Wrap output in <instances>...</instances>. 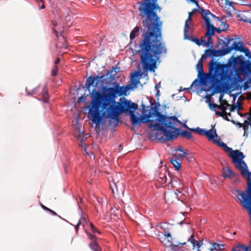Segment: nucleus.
Instances as JSON below:
<instances>
[{
    "mask_svg": "<svg viewBox=\"0 0 251 251\" xmlns=\"http://www.w3.org/2000/svg\"><path fill=\"white\" fill-rule=\"evenodd\" d=\"M205 53H208V55L209 56L216 57L227 54L226 48L224 47H223L222 49L218 50H216L215 49H206L205 50Z\"/></svg>",
    "mask_w": 251,
    "mask_h": 251,
    "instance_id": "obj_11",
    "label": "nucleus"
},
{
    "mask_svg": "<svg viewBox=\"0 0 251 251\" xmlns=\"http://www.w3.org/2000/svg\"><path fill=\"white\" fill-rule=\"evenodd\" d=\"M219 106H220L219 107L220 108H218V109L222 110V111L224 112L225 113L226 112V106H225L224 105H219Z\"/></svg>",
    "mask_w": 251,
    "mask_h": 251,
    "instance_id": "obj_49",
    "label": "nucleus"
},
{
    "mask_svg": "<svg viewBox=\"0 0 251 251\" xmlns=\"http://www.w3.org/2000/svg\"><path fill=\"white\" fill-rule=\"evenodd\" d=\"M180 161L181 160L174 157L171 159V163L174 165L176 170H179L180 168Z\"/></svg>",
    "mask_w": 251,
    "mask_h": 251,
    "instance_id": "obj_21",
    "label": "nucleus"
},
{
    "mask_svg": "<svg viewBox=\"0 0 251 251\" xmlns=\"http://www.w3.org/2000/svg\"><path fill=\"white\" fill-rule=\"evenodd\" d=\"M60 62V59L59 57H57L54 62V66H57V65L59 64Z\"/></svg>",
    "mask_w": 251,
    "mask_h": 251,
    "instance_id": "obj_52",
    "label": "nucleus"
},
{
    "mask_svg": "<svg viewBox=\"0 0 251 251\" xmlns=\"http://www.w3.org/2000/svg\"><path fill=\"white\" fill-rule=\"evenodd\" d=\"M41 206L45 210H46V211H48V210H49L50 208H48L47 207H46V206H45L44 205H43L42 203H41Z\"/></svg>",
    "mask_w": 251,
    "mask_h": 251,
    "instance_id": "obj_53",
    "label": "nucleus"
},
{
    "mask_svg": "<svg viewBox=\"0 0 251 251\" xmlns=\"http://www.w3.org/2000/svg\"><path fill=\"white\" fill-rule=\"evenodd\" d=\"M185 155H187V153L185 151H181L180 153H176L174 157L181 160Z\"/></svg>",
    "mask_w": 251,
    "mask_h": 251,
    "instance_id": "obj_31",
    "label": "nucleus"
},
{
    "mask_svg": "<svg viewBox=\"0 0 251 251\" xmlns=\"http://www.w3.org/2000/svg\"><path fill=\"white\" fill-rule=\"evenodd\" d=\"M121 86L118 83H114V87L105 88L103 92L100 93L93 89L91 97L92 101L89 113L92 121L96 125L100 124L102 117L113 111L115 108H119L122 104L116 102L115 98Z\"/></svg>",
    "mask_w": 251,
    "mask_h": 251,
    "instance_id": "obj_3",
    "label": "nucleus"
},
{
    "mask_svg": "<svg viewBox=\"0 0 251 251\" xmlns=\"http://www.w3.org/2000/svg\"><path fill=\"white\" fill-rule=\"evenodd\" d=\"M191 130L194 131L198 133L199 135H205V130L204 129L200 128V127H197L196 129H191Z\"/></svg>",
    "mask_w": 251,
    "mask_h": 251,
    "instance_id": "obj_29",
    "label": "nucleus"
},
{
    "mask_svg": "<svg viewBox=\"0 0 251 251\" xmlns=\"http://www.w3.org/2000/svg\"><path fill=\"white\" fill-rule=\"evenodd\" d=\"M188 241H190L193 245L194 247L195 246L196 241L194 239V235L193 234H192L190 238H189L188 239Z\"/></svg>",
    "mask_w": 251,
    "mask_h": 251,
    "instance_id": "obj_39",
    "label": "nucleus"
},
{
    "mask_svg": "<svg viewBox=\"0 0 251 251\" xmlns=\"http://www.w3.org/2000/svg\"><path fill=\"white\" fill-rule=\"evenodd\" d=\"M140 27L136 26L131 32L130 34V38L134 39L136 37L139 35Z\"/></svg>",
    "mask_w": 251,
    "mask_h": 251,
    "instance_id": "obj_22",
    "label": "nucleus"
},
{
    "mask_svg": "<svg viewBox=\"0 0 251 251\" xmlns=\"http://www.w3.org/2000/svg\"><path fill=\"white\" fill-rule=\"evenodd\" d=\"M233 58L232 62L234 66L239 65V72L244 73L245 75L250 74L251 75V60H244L242 56H238Z\"/></svg>",
    "mask_w": 251,
    "mask_h": 251,
    "instance_id": "obj_6",
    "label": "nucleus"
},
{
    "mask_svg": "<svg viewBox=\"0 0 251 251\" xmlns=\"http://www.w3.org/2000/svg\"><path fill=\"white\" fill-rule=\"evenodd\" d=\"M225 113L223 111L222 112H220V111H216V114L217 115L222 117H224Z\"/></svg>",
    "mask_w": 251,
    "mask_h": 251,
    "instance_id": "obj_48",
    "label": "nucleus"
},
{
    "mask_svg": "<svg viewBox=\"0 0 251 251\" xmlns=\"http://www.w3.org/2000/svg\"><path fill=\"white\" fill-rule=\"evenodd\" d=\"M213 142L217 144L218 146L222 147L223 149L226 146V144L222 142L220 140H213Z\"/></svg>",
    "mask_w": 251,
    "mask_h": 251,
    "instance_id": "obj_27",
    "label": "nucleus"
},
{
    "mask_svg": "<svg viewBox=\"0 0 251 251\" xmlns=\"http://www.w3.org/2000/svg\"><path fill=\"white\" fill-rule=\"evenodd\" d=\"M209 107L210 108H219V105L215 104V103H210Z\"/></svg>",
    "mask_w": 251,
    "mask_h": 251,
    "instance_id": "obj_47",
    "label": "nucleus"
},
{
    "mask_svg": "<svg viewBox=\"0 0 251 251\" xmlns=\"http://www.w3.org/2000/svg\"><path fill=\"white\" fill-rule=\"evenodd\" d=\"M192 40L198 46H200L201 45V42H200V40L198 38H194Z\"/></svg>",
    "mask_w": 251,
    "mask_h": 251,
    "instance_id": "obj_45",
    "label": "nucleus"
},
{
    "mask_svg": "<svg viewBox=\"0 0 251 251\" xmlns=\"http://www.w3.org/2000/svg\"><path fill=\"white\" fill-rule=\"evenodd\" d=\"M238 20L246 23L251 22V12L250 11H239L237 14Z\"/></svg>",
    "mask_w": 251,
    "mask_h": 251,
    "instance_id": "obj_12",
    "label": "nucleus"
},
{
    "mask_svg": "<svg viewBox=\"0 0 251 251\" xmlns=\"http://www.w3.org/2000/svg\"><path fill=\"white\" fill-rule=\"evenodd\" d=\"M157 236L158 237V239L162 243H163V241L166 239V238L165 237L164 234L162 232H159Z\"/></svg>",
    "mask_w": 251,
    "mask_h": 251,
    "instance_id": "obj_36",
    "label": "nucleus"
},
{
    "mask_svg": "<svg viewBox=\"0 0 251 251\" xmlns=\"http://www.w3.org/2000/svg\"><path fill=\"white\" fill-rule=\"evenodd\" d=\"M104 77V75H103L101 76H90L88 77L86 79L85 83L86 89L90 91L91 86L94 84V82L95 81H96L95 86H97L99 84V83L103 81V78Z\"/></svg>",
    "mask_w": 251,
    "mask_h": 251,
    "instance_id": "obj_9",
    "label": "nucleus"
},
{
    "mask_svg": "<svg viewBox=\"0 0 251 251\" xmlns=\"http://www.w3.org/2000/svg\"><path fill=\"white\" fill-rule=\"evenodd\" d=\"M197 11V9H194L191 12H189V13H190L191 14V16L194 14Z\"/></svg>",
    "mask_w": 251,
    "mask_h": 251,
    "instance_id": "obj_58",
    "label": "nucleus"
},
{
    "mask_svg": "<svg viewBox=\"0 0 251 251\" xmlns=\"http://www.w3.org/2000/svg\"><path fill=\"white\" fill-rule=\"evenodd\" d=\"M165 238L170 237H171V234L170 233H167L164 234Z\"/></svg>",
    "mask_w": 251,
    "mask_h": 251,
    "instance_id": "obj_59",
    "label": "nucleus"
},
{
    "mask_svg": "<svg viewBox=\"0 0 251 251\" xmlns=\"http://www.w3.org/2000/svg\"><path fill=\"white\" fill-rule=\"evenodd\" d=\"M79 133L77 135V138L79 141L78 143V146L81 148H84L86 149V146L85 144V141L86 140L85 135L83 131H81L80 129H78Z\"/></svg>",
    "mask_w": 251,
    "mask_h": 251,
    "instance_id": "obj_14",
    "label": "nucleus"
},
{
    "mask_svg": "<svg viewBox=\"0 0 251 251\" xmlns=\"http://www.w3.org/2000/svg\"><path fill=\"white\" fill-rule=\"evenodd\" d=\"M90 226L92 232L93 233H96V231H97V229L92 223H90Z\"/></svg>",
    "mask_w": 251,
    "mask_h": 251,
    "instance_id": "obj_41",
    "label": "nucleus"
},
{
    "mask_svg": "<svg viewBox=\"0 0 251 251\" xmlns=\"http://www.w3.org/2000/svg\"><path fill=\"white\" fill-rule=\"evenodd\" d=\"M88 224V220H87V217L85 216H83L82 217H81L79 219V220L78 222L77 223V224H76V225L75 226V228L76 232H77L78 230V227L80 225H82L83 226H85V225H87Z\"/></svg>",
    "mask_w": 251,
    "mask_h": 251,
    "instance_id": "obj_18",
    "label": "nucleus"
},
{
    "mask_svg": "<svg viewBox=\"0 0 251 251\" xmlns=\"http://www.w3.org/2000/svg\"><path fill=\"white\" fill-rule=\"evenodd\" d=\"M86 100V97L85 96H82L78 98L77 100V102L80 103L84 102Z\"/></svg>",
    "mask_w": 251,
    "mask_h": 251,
    "instance_id": "obj_40",
    "label": "nucleus"
},
{
    "mask_svg": "<svg viewBox=\"0 0 251 251\" xmlns=\"http://www.w3.org/2000/svg\"><path fill=\"white\" fill-rule=\"evenodd\" d=\"M239 68V66H234L236 75L234 78L232 76V70L226 64H222L212 59L209 64V72L211 74L209 78L211 80L212 87L216 92H219L223 88H228L231 81L234 79L235 87L241 89L242 85H240L239 83L243 82L244 79L240 75H243L248 77L251 75H245L238 71Z\"/></svg>",
    "mask_w": 251,
    "mask_h": 251,
    "instance_id": "obj_4",
    "label": "nucleus"
},
{
    "mask_svg": "<svg viewBox=\"0 0 251 251\" xmlns=\"http://www.w3.org/2000/svg\"><path fill=\"white\" fill-rule=\"evenodd\" d=\"M45 7V4H44V3H42V6L40 8V9H44Z\"/></svg>",
    "mask_w": 251,
    "mask_h": 251,
    "instance_id": "obj_63",
    "label": "nucleus"
},
{
    "mask_svg": "<svg viewBox=\"0 0 251 251\" xmlns=\"http://www.w3.org/2000/svg\"><path fill=\"white\" fill-rule=\"evenodd\" d=\"M48 211H49L50 213H51L53 215H55V216L57 215V213L50 209H49V210H48Z\"/></svg>",
    "mask_w": 251,
    "mask_h": 251,
    "instance_id": "obj_57",
    "label": "nucleus"
},
{
    "mask_svg": "<svg viewBox=\"0 0 251 251\" xmlns=\"http://www.w3.org/2000/svg\"><path fill=\"white\" fill-rule=\"evenodd\" d=\"M168 178L167 176V171H164L163 173L160 172L158 176V180L162 184H165L167 183Z\"/></svg>",
    "mask_w": 251,
    "mask_h": 251,
    "instance_id": "obj_17",
    "label": "nucleus"
},
{
    "mask_svg": "<svg viewBox=\"0 0 251 251\" xmlns=\"http://www.w3.org/2000/svg\"><path fill=\"white\" fill-rule=\"evenodd\" d=\"M176 150L177 151H180V152L183 151V149H182V147H181V146L178 147Z\"/></svg>",
    "mask_w": 251,
    "mask_h": 251,
    "instance_id": "obj_55",
    "label": "nucleus"
},
{
    "mask_svg": "<svg viewBox=\"0 0 251 251\" xmlns=\"http://www.w3.org/2000/svg\"><path fill=\"white\" fill-rule=\"evenodd\" d=\"M89 247L93 251H102L101 248L97 242H90Z\"/></svg>",
    "mask_w": 251,
    "mask_h": 251,
    "instance_id": "obj_20",
    "label": "nucleus"
},
{
    "mask_svg": "<svg viewBox=\"0 0 251 251\" xmlns=\"http://www.w3.org/2000/svg\"><path fill=\"white\" fill-rule=\"evenodd\" d=\"M200 42H201V44L203 43L206 47H208L210 44H212L213 43V42L212 40H211L210 41H209L208 40L207 41H206V40L204 39L203 38H201Z\"/></svg>",
    "mask_w": 251,
    "mask_h": 251,
    "instance_id": "obj_32",
    "label": "nucleus"
},
{
    "mask_svg": "<svg viewBox=\"0 0 251 251\" xmlns=\"http://www.w3.org/2000/svg\"><path fill=\"white\" fill-rule=\"evenodd\" d=\"M205 135L209 141H213V140H215L214 137H218V135L216 133V129L213 128L208 130H205Z\"/></svg>",
    "mask_w": 251,
    "mask_h": 251,
    "instance_id": "obj_15",
    "label": "nucleus"
},
{
    "mask_svg": "<svg viewBox=\"0 0 251 251\" xmlns=\"http://www.w3.org/2000/svg\"><path fill=\"white\" fill-rule=\"evenodd\" d=\"M201 14L206 23V32L205 37L209 41L212 40V36L214 34L215 27L211 24V18L219 20V18L213 15L208 10L201 9Z\"/></svg>",
    "mask_w": 251,
    "mask_h": 251,
    "instance_id": "obj_5",
    "label": "nucleus"
},
{
    "mask_svg": "<svg viewBox=\"0 0 251 251\" xmlns=\"http://www.w3.org/2000/svg\"><path fill=\"white\" fill-rule=\"evenodd\" d=\"M120 177H121L120 175L116 174L112 177L111 182H110V187L113 194L115 193V191L117 193L119 190L122 191L123 185L119 180Z\"/></svg>",
    "mask_w": 251,
    "mask_h": 251,
    "instance_id": "obj_8",
    "label": "nucleus"
},
{
    "mask_svg": "<svg viewBox=\"0 0 251 251\" xmlns=\"http://www.w3.org/2000/svg\"><path fill=\"white\" fill-rule=\"evenodd\" d=\"M192 21V18L191 17V14L189 13V16L188 17V19H187L185 23V28H190V25L191 24Z\"/></svg>",
    "mask_w": 251,
    "mask_h": 251,
    "instance_id": "obj_26",
    "label": "nucleus"
},
{
    "mask_svg": "<svg viewBox=\"0 0 251 251\" xmlns=\"http://www.w3.org/2000/svg\"><path fill=\"white\" fill-rule=\"evenodd\" d=\"M39 3V2H42V3H43L44 2V0H36Z\"/></svg>",
    "mask_w": 251,
    "mask_h": 251,
    "instance_id": "obj_64",
    "label": "nucleus"
},
{
    "mask_svg": "<svg viewBox=\"0 0 251 251\" xmlns=\"http://www.w3.org/2000/svg\"><path fill=\"white\" fill-rule=\"evenodd\" d=\"M208 56H209L208 55V53H205V54H203L202 55L200 59H201V61H202V59H206Z\"/></svg>",
    "mask_w": 251,
    "mask_h": 251,
    "instance_id": "obj_50",
    "label": "nucleus"
},
{
    "mask_svg": "<svg viewBox=\"0 0 251 251\" xmlns=\"http://www.w3.org/2000/svg\"><path fill=\"white\" fill-rule=\"evenodd\" d=\"M157 0H143L138 2L139 16L143 26L147 30L139 44V53L144 71L154 72L159 55L167 52L165 44L162 42V22L157 15L161 8Z\"/></svg>",
    "mask_w": 251,
    "mask_h": 251,
    "instance_id": "obj_1",
    "label": "nucleus"
},
{
    "mask_svg": "<svg viewBox=\"0 0 251 251\" xmlns=\"http://www.w3.org/2000/svg\"><path fill=\"white\" fill-rule=\"evenodd\" d=\"M177 120H178L180 122V123L178 124V125H177V126H175V128H176V129H177V130H176V132L177 133H178V134L177 135V136L179 135V134L180 129H179V128L177 127L179 125H183V127H185V128H189L188 127V126H187V125H186L185 124H183V123H182L181 121H180L178 119H177Z\"/></svg>",
    "mask_w": 251,
    "mask_h": 251,
    "instance_id": "obj_33",
    "label": "nucleus"
},
{
    "mask_svg": "<svg viewBox=\"0 0 251 251\" xmlns=\"http://www.w3.org/2000/svg\"><path fill=\"white\" fill-rule=\"evenodd\" d=\"M182 185L180 183L179 185V186L177 187V189H176V191H178L179 193H180V191H179V189H182V187L181 186Z\"/></svg>",
    "mask_w": 251,
    "mask_h": 251,
    "instance_id": "obj_60",
    "label": "nucleus"
},
{
    "mask_svg": "<svg viewBox=\"0 0 251 251\" xmlns=\"http://www.w3.org/2000/svg\"><path fill=\"white\" fill-rule=\"evenodd\" d=\"M223 149L226 152H229L231 153L232 151H233L231 148L228 147L227 145Z\"/></svg>",
    "mask_w": 251,
    "mask_h": 251,
    "instance_id": "obj_44",
    "label": "nucleus"
},
{
    "mask_svg": "<svg viewBox=\"0 0 251 251\" xmlns=\"http://www.w3.org/2000/svg\"><path fill=\"white\" fill-rule=\"evenodd\" d=\"M120 68L118 67H112V70H109L106 74V75H109L110 80L109 83H111L115 79V75L119 71ZM106 84L108 83V82H106Z\"/></svg>",
    "mask_w": 251,
    "mask_h": 251,
    "instance_id": "obj_13",
    "label": "nucleus"
},
{
    "mask_svg": "<svg viewBox=\"0 0 251 251\" xmlns=\"http://www.w3.org/2000/svg\"><path fill=\"white\" fill-rule=\"evenodd\" d=\"M191 0L192 1H193V2H194L195 3L197 4L198 6H199V3L197 1H196L195 0Z\"/></svg>",
    "mask_w": 251,
    "mask_h": 251,
    "instance_id": "obj_62",
    "label": "nucleus"
},
{
    "mask_svg": "<svg viewBox=\"0 0 251 251\" xmlns=\"http://www.w3.org/2000/svg\"><path fill=\"white\" fill-rule=\"evenodd\" d=\"M42 98L43 100L45 102H48L49 100V96L47 90L46 89L45 87L42 94Z\"/></svg>",
    "mask_w": 251,
    "mask_h": 251,
    "instance_id": "obj_24",
    "label": "nucleus"
},
{
    "mask_svg": "<svg viewBox=\"0 0 251 251\" xmlns=\"http://www.w3.org/2000/svg\"><path fill=\"white\" fill-rule=\"evenodd\" d=\"M38 88H35L31 90H29L28 88H26V92L28 95H33L35 94L38 92Z\"/></svg>",
    "mask_w": 251,
    "mask_h": 251,
    "instance_id": "obj_30",
    "label": "nucleus"
},
{
    "mask_svg": "<svg viewBox=\"0 0 251 251\" xmlns=\"http://www.w3.org/2000/svg\"><path fill=\"white\" fill-rule=\"evenodd\" d=\"M233 173L228 167L224 168L223 169V176L224 177L231 178L233 176Z\"/></svg>",
    "mask_w": 251,
    "mask_h": 251,
    "instance_id": "obj_19",
    "label": "nucleus"
},
{
    "mask_svg": "<svg viewBox=\"0 0 251 251\" xmlns=\"http://www.w3.org/2000/svg\"><path fill=\"white\" fill-rule=\"evenodd\" d=\"M201 244L202 243H201V241H199V242L196 241V242L195 243V244H196V245L197 246V248L198 249H199L201 247Z\"/></svg>",
    "mask_w": 251,
    "mask_h": 251,
    "instance_id": "obj_51",
    "label": "nucleus"
},
{
    "mask_svg": "<svg viewBox=\"0 0 251 251\" xmlns=\"http://www.w3.org/2000/svg\"><path fill=\"white\" fill-rule=\"evenodd\" d=\"M249 84H250V83L247 81L244 83V84L243 85V86L244 87V90H247V89H248L250 87Z\"/></svg>",
    "mask_w": 251,
    "mask_h": 251,
    "instance_id": "obj_43",
    "label": "nucleus"
},
{
    "mask_svg": "<svg viewBox=\"0 0 251 251\" xmlns=\"http://www.w3.org/2000/svg\"><path fill=\"white\" fill-rule=\"evenodd\" d=\"M220 246L221 245L220 244L216 243H214L213 244V247L214 248H215V250H220Z\"/></svg>",
    "mask_w": 251,
    "mask_h": 251,
    "instance_id": "obj_46",
    "label": "nucleus"
},
{
    "mask_svg": "<svg viewBox=\"0 0 251 251\" xmlns=\"http://www.w3.org/2000/svg\"><path fill=\"white\" fill-rule=\"evenodd\" d=\"M88 238L90 240H91V242H97V237L95 235H93L90 233L87 234Z\"/></svg>",
    "mask_w": 251,
    "mask_h": 251,
    "instance_id": "obj_34",
    "label": "nucleus"
},
{
    "mask_svg": "<svg viewBox=\"0 0 251 251\" xmlns=\"http://www.w3.org/2000/svg\"><path fill=\"white\" fill-rule=\"evenodd\" d=\"M196 68L199 74H201L202 75H204L203 70L202 61H201V59H199V60L198 61V62L196 66Z\"/></svg>",
    "mask_w": 251,
    "mask_h": 251,
    "instance_id": "obj_23",
    "label": "nucleus"
},
{
    "mask_svg": "<svg viewBox=\"0 0 251 251\" xmlns=\"http://www.w3.org/2000/svg\"><path fill=\"white\" fill-rule=\"evenodd\" d=\"M224 104L226 105L227 106H230V112L234 111V110L235 109L236 107L234 106L233 105H230L227 103V102L225 100H224Z\"/></svg>",
    "mask_w": 251,
    "mask_h": 251,
    "instance_id": "obj_38",
    "label": "nucleus"
},
{
    "mask_svg": "<svg viewBox=\"0 0 251 251\" xmlns=\"http://www.w3.org/2000/svg\"><path fill=\"white\" fill-rule=\"evenodd\" d=\"M180 135L183 138H186L188 139L192 138L191 133L188 131H183L180 133Z\"/></svg>",
    "mask_w": 251,
    "mask_h": 251,
    "instance_id": "obj_25",
    "label": "nucleus"
},
{
    "mask_svg": "<svg viewBox=\"0 0 251 251\" xmlns=\"http://www.w3.org/2000/svg\"><path fill=\"white\" fill-rule=\"evenodd\" d=\"M138 108V105L130 100L124 99L122 104L117 107L112 112L102 117V119H110L109 125L113 124L114 126L118 125L120 121V114L128 111L130 119L132 125L140 126L142 123L151 122L149 126L150 128H154L158 131L156 133V138L162 142H166L173 140L178 134L176 132L175 126L180 123L175 116H168L162 115L158 111L156 106L151 107L148 114H145L146 110H143L142 118L137 117L134 114V110Z\"/></svg>",
    "mask_w": 251,
    "mask_h": 251,
    "instance_id": "obj_2",
    "label": "nucleus"
},
{
    "mask_svg": "<svg viewBox=\"0 0 251 251\" xmlns=\"http://www.w3.org/2000/svg\"><path fill=\"white\" fill-rule=\"evenodd\" d=\"M190 30V28H185V26H184V36L185 37H186L187 36H188L189 34V30Z\"/></svg>",
    "mask_w": 251,
    "mask_h": 251,
    "instance_id": "obj_42",
    "label": "nucleus"
},
{
    "mask_svg": "<svg viewBox=\"0 0 251 251\" xmlns=\"http://www.w3.org/2000/svg\"><path fill=\"white\" fill-rule=\"evenodd\" d=\"M141 76V74L135 71L131 74L130 84L129 85L131 90H133L137 87L138 84L140 83L139 79Z\"/></svg>",
    "mask_w": 251,
    "mask_h": 251,
    "instance_id": "obj_10",
    "label": "nucleus"
},
{
    "mask_svg": "<svg viewBox=\"0 0 251 251\" xmlns=\"http://www.w3.org/2000/svg\"><path fill=\"white\" fill-rule=\"evenodd\" d=\"M51 24L52 25H53V27H52V32L55 34V36L58 37V31H57V30L55 28V27H56L58 24H57V22L55 21H52L51 22Z\"/></svg>",
    "mask_w": 251,
    "mask_h": 251,
    "instance_id": "obj_28",
    "label": "nucleus"
},
{
    "mask_svg": "<svg viewBox=\"0 0 251 251\" xmlns=\"http://www.w3.org/2000/svg\"><path fill=\"white\" fill-rule=\"evenodd\" d=\"M209 251H214L215 250V248H214L212 246L211 248L208 249Z\"/></svg>",
    "mask_w": 251,
    "mask_h": 251,
    "instance_id": "obj_61",
    "label": "nucleus"
},
{
    "mask_svg": "<svg viewBox=\"0 0 251 251\" xmlns=\"http://www.w3.org/2000/svg\"><path fill=\"white\" fill-rule=\"evenodd\" d=\"M233 40L232 38L227 39L226 41H223V40H221V41H223V44L225 45L226 48L228 47V45L230 43V42Z\"/></svg>",
    "mask_w": 251,
    "mask_h": 251,
    "instance_id": "obj_37",
    "label": "nucleus"
},
{
    "mask_svg": "<svg viewBox=\"0 0 251 251\" xmlns=\"http://www.w3.org/2000/svg\"><path fill=\"white\" fill-rule=\"evenodd\" d=\"M131 90L129 85H126L124 86H121L119 89L118 92L117 94V96H126L128 93L129 90Z\"/></svg>",
    "mask_w": 251,
    "mask_h": 251,
    "instance_id": "obj_16",
    "label": "nucleus"
},
{
    "mask_svg": "<svg viewBox=\"0 0 251 251\" xmlns=\"http://www.w3.org/2000/svg\"><path fill=\"white\" fill-rule=\"evenodd\" d=\"M224 119H225L226 121H229V119L228 118L227 115H226V112L225 113L224 117H223Z\"/></svg>",
    "mask_w": 251,
    "mask_h": 251,
    "instance_id": "obj_56",
    "label": "nucleus"
},
{
    "mask_svg": "<svg viewBox=\"0 0 251 251\" xmlns=\"http://www.w3.org/2000/svg\"><path fill=\"white\" fill-rule=\"evenodd\" d=\"M58 71V68L57 66H54L51 71V75L53 76H55L57 75Z\"/></svg>",
    "mask_w": 251,
    "mask_h": 251,
    "instance_id": "obj_35",
    "label": "nucleus"
},
{
    "mask_svg": "<svg viewBox=\"0 0 251 251\" xmlns=\"http://www.w3.org/2000/svg\"><path fill=\"white\" fill-rule=\"evenodd\" d=\"M223 30L221 29L220 28H216L215 27L214 31H216L218 33H220Z\"/></svg>",
    "mask_w": 251,
    "mask_h": 251,
    "instance_id": "obj_54",
    "label": "nucleus"
},
{
    "mask_svg": "<svg viewBox=\"0 0 251 251\" xmlns=\"http://www.w3.org/2000/svg\"><path fill=\"white\" fill-rule=\"evenodd\" d=\"M232 41L233 43L231 44V46H228L226 48L227 54L229 53L231 50H234L235 51H239L241 52L244 53L245 55L249 58L251 57V52L247 48L243 47V44L242 42H236L233 40Z\"/></svg>",
    "mask_w": 251,
    "mask_h": 251,
    "instance_id": "obj_7",
    "label": "nucleus"
}]
</instances>
